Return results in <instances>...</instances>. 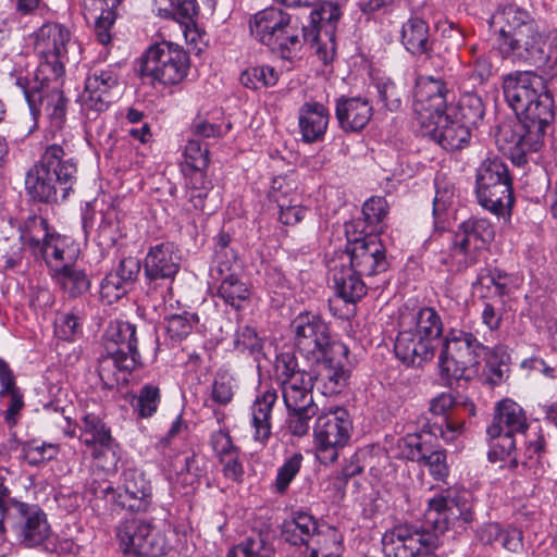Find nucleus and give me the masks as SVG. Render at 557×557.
<instances>
[{
  "mask_svg": "<svg viewBox=\"0 0 557 557\" xmlns=\"http://www.w3.org/2000/svg\"><path fill=\"white\" fill-rule=\"evenodd\" d=\"M272 546L261 533H253L234 546L227 557H271Z\"/></svg>",
  "mask_w": 557,
  "mask_h": 557,
  "instance_id": "obj_47",
  "label": "nucleus"
},
{
  "mask_svg": "<svg viewBox=\"0 0 557 557\" xmlns=\"http://www.w3.org/2000/svg\"><path fill=\"white\" fill-rule=\"evenodd\" d=\"M119 16L117 9H106L103 13H100L95 23V35L97 40L101 45H109L113 38L112 29L115 21Z\"/></svg>",
  "mask_w": 557,
  "mask_h": 557,
  "instance_id": "obj_60",
  "label": "nucleus"
},
{
  "mask_svg": "<svg viewBox=\"0 0 557 557\" xmlns=\"http://www.w3.org/2000/svg\"><path fill=\"white\" fill-rule=\"evenodd\" d=\"M313 375H307L299 380L278 386L286 409L318 407L313 400Z\"/></svg>",
  "mask_w": 557,
  "mask_h": 557,
  "instance_id": "obj_36",
  "label": "nucleus"
},
{
  "mask_svg": "<svg viewBox=\"0 0 557 557\" xmlns=\"http://www.w3.org/2000/svg\"><path fill=\"white\" fill-rule=\"evenodd\" d=\"M33 37L35 53L40 58V73L62 81L69 47L73 45L69 28L60 23H45Z\"/></svg>",
  "mask_w": 557,
  "mask_h": 557,
  "instance_id": "obj_17",
  "label": "nucleus"
},
{
  "mask_svg": "<svg viewBox=\"0 0 557 557\" xmlns=\"http://www.w3.org/2000/svg\"><path fill=\"white\" fill-rule=\"evenodd\" d=\"M448 113L456 115L460 122L470 128L476 126L484 116V104L482 99L475 94H465L460 97L456 106H447Z\"/></svg>",
  "mask_w": 557,
  "mask_h": 557,
  "instance_id": "obj_38",
  "label": "nucleus"
},
{
  "mask_svg": "<svg viewBox=\"0 0 557 557\" xmlns=\"http://www.w3.org/2000/svg\"><path fill=\"white\" fill-rule=\"evenodd\" d=\"M239 81L246 88L257 90L274 86L278 81V73L270 65L251 66L243 71Z\"/></svg>",
  "mask_w": 557,
  "mask_h": 557,
  "instance_id": "obj_46",
  "label": "nucleus"
},
{
  "mask_svg": "<svg viewBox=\"0 0 557 557\" xmlns=\"http://www.w3.org/2000/svg\"><path fill=\"white\" fill-rule=\"evenodd\" d=\"M475 194L479 203L499 215L513 203L512 182L507 165L498 158L481 162L475 174Z\"/></svg>",
  "mask_w": 557,
  "mask_h": 557,
  "instance_id": "obj_13",
  "label": "nucleus"
},
{
  "mask_svg": "<svg viewBox=\"0 0 557 557\" xmlns=\"http://www.w3.org/2000/svg\"><path fill=\"white\" fill-rule=\"evenodd\" d=\"M373 86L377 92L380 101L389 111H396L400 108L401 99L399 88L388 77H377Z\"/></svg>",
  "mask_w": 557,
  "mask_h": 557,
  "instance_id": "obj_55",
  "label": "nucleus"
},
{
  "mask_svg": "<svg viewBox=\"0 0 557 557\" xmlns=\"http://www.w3.org/2000/svg\"><path fill=\"white\" fill-rule=\"evenodd\" d=\"M250 34L282 59L292 60L302 47V28L278 8H267L249 21Z\"/></svg>",
  "mask_w": 557,
  "mask_h": 557,
  "instance_id": "obj_7",
  "label": "nucleus"
},
{
  "mask_svg": "<svg viewBox=\"0 0 557 557\" xmlns=\"http://www.w3.org/2000/svg\"><path fill=\"white\" fill-rule=\"evenodd\" d=\"M169 544L165 535L147 521V531L144 532L143 542L137 545V555L144 557H158L166 553Z\"/></svg>",
  "mask_w": 557,
  "mask_h": 557,
  "instance_id": "obj_49",
  "label": "nucleus"
},
{
  "mask_svg": "<svg viewBox=\"0 0 557 557\" xmlns=\"http://www.w3.org/2000/svg\"><path fill=\"white\" fill-rule=\"evenodd\" d=\"M28 103L34 120L44 111L51 133L61 131L66 121L67 99L61 89L62 81L52 78V74H41L38 65L32 81L26 77H17L15 82Z\"/></svg>",
  "mask_w": 557,
  "mask_h": 557,
  "instance_id": "obj_8",
  "label": "nucleus"
},
{
  "mask_svg": "<svg viewBox=\"0 0 557 557\" xmlns=\"http://www.w3.org/2000/svg\"><path fill=\"white\" fill-rule=\"evenodd\" d=\"M454 404L455 399L450 394L442 393L431 401L430 406V411L435 420L426 424L429 433L434 437H442L446 443L454 442L463 429V423L455 422L447 416Z\"/></svg>",
  "mask_w": 557,
  "mask_h": 557,
  "instance_id": "obj_29",
  "label": "nucleus"
},
{
  "mask_svg": "<svg viewBox=\"0 0 557 557\" xmlns=\"http://www.w3.org/2000/svg\"><path fill=\"white\" fill-rule=\"evenodd\" d=\"M145 531L146 520L129 518L119 523L116 537L124 554L137 555V545L143 542Z\"/></svg>",
  "mask_w": 557,
  "mask_h": 557,
  "instance_id": "obj_40",
  "label": "nucleus"
},
{
  "mask_svg": "<svg viewBox=\"0 0 557 557\" xmlns=\"http://www.w3.org/2000/svg\"><path fill=\"white\" fill-rule=\"evenodd\" d=\"M529 424L522 407L511 399L498 401L494 409L493 420L486 429L492 441L488 460H503L516 449L515 436L524 434Z\"/></svg>",
  "mask_w": 557,
  "mask_h": 557,
  "instance_id": "obj_11",
  "label": "nucleus"
},
{
  "mask_svg": "<svg viewBox=\"0 0 557 557\" xmlns=\"http://www.w3.org/2000/svg\"><path fill=\"white\" fill-rule=\"evenodd\" d=\"M128 286L119 280L116 274L108 273L100 283V298L102 302L112 305L128 292Z\"/></svg>",
  "mask_w": 557,
  "mask_h": 557,
  "instance_id": "obj_58",
  "label": "nucleus"
},
{
  "mask_svg": "<svg viewBox=\"0 0 557 557\" xmlns=\"http://www.w3.org/2000/svg\"><path fill=\"white\" fill-rule=\"evenodd\" d=\"M21 240L37 257L40 256L49 267L52 274L62 269L64 262L63 243L59 236L50 234L48 222L42 216H29L21 231Z\"/></svg>",
  "mask_w": 557,
  "mask_h": 557,
  "instance_id": "obj_20",
  "label": "nucleus"
},
{
  "mask_svg": "<svg viewBox=\"0 0 557 557\" xmlns=\"http://www.w3.org/2000/svg\"><path fill=\"white\" fill-rule=\"evenodd\" d=\"M140 361L134 355L110 354L106 351L98 361V375L103 388L113 389L120 383H127V376L134 371Z\"/></svg>",
  "mask_w": 557,
  "mask_h": 557,
  "instance_id": "obj_26",
  "label": "nucleus"
},
{
  "mask_svg": "<svg viewBox=\"0 0 557 557\" xmlns=\"http://www.w3.org/2000/svg\"><path fill=\"white\" fill-rule=\"evenodd\" d=\"M487 349L470 332L451 327L443 337L438 354L441 377L447 384L473 379L479 372L483 352Z\"/></svg>",
  "mask_w": 557,
  "mask_h": 557,
  "instance_id": "obj_6",
  "label": "nucleus"
},
{
  "mask_svg": "<svg viewBox=\"0 0 557 557\" xmlns=\"http://www.w3.org/2000/svg\"><path fill=\"white\" fill-rule=\"evenodd\" d=\"M82 430V441L86 446L100 445L108 449L113 447L114 438L111 435V430L99 416L95 413L85 414Z\"/></svg>",
  "mask_w": 557,
  "mask_h": 557,
  "instance_id": "obj_39",
  "label": "nucleus"
},
{
  "mask_svg": "<svg viewBox=\"0 0 557 557\" xmlns=\"http://www.w3.org/2000/svg\"><path fill=\"white\" fill-rule=\"evenodd\" d=\"M231 236L227 233H220L216 237L215 252L210 275L221 273L223 270H232L236 267L235 251L230 248Z\"/></svg>",
  "mask_w": 557,
  "mask_h": 557,
  "instance_id": "obj_50",
  "label": "nucleus"
},
{
  "mask_svg": "<svg viewBox=\"0 0 557 557\" xmlns=\"http://www.w3.org/2000/svg\"><path fill=\"white\" fill-rule=\"evenodd\" d=\"M190 66L188 53L178 45L161 41L150 46L140 58L138 75L162 86H174L185 79Z\"/></svg>",
  "mask_w": 557,
  "mask_h": 557,
  "instance_id": "obj_9",
  "label": "nucleus"
},
{
  "mask_svg": "<svg viewBox=\"0 0 557 557\" xmlns=\"http://www.w3.org/2000/svg\"><path fill=\"white\" fill-rule=\"evenodd\" d=\"M160 404V389L151 384L144 385L133 405L141 418L151 417Z\"/></svg>",
  "mask_w": 557,
  "mask_h": 557,
  "instance_id": "obj_54",
  "label": "nucleus"
},
{
  "mask_svg": "<svg viewBox=\"0 0 557 557\" xmlns=\"http://www.w3.org/2000/svg\"><path fill=\"white\" fill-rule=\"evenodd\" d=\"M493 74V65L490 59L485 55L476 57L470 64L469 70L466 72L468 79L472 82V85H482Z\"/></svg>",
  "mask_w": 557,
  "mask_h": 557,
  "instance_id": "obj_64",
  "label": "nucleus"
},
{
  "mask_svg": "<svg viewBox=\"0 0 557 557\" xmlns=\"http://www.w3.org/2000/svg\"><path fill=\"white\" fill-rule=\"evenodd\" d=\"M197 320L195 314L188 312L173 314L166 319V333L172 339L182 341L191 333Z\"/></svg>",
  "mask_w": 557,
  "mask_h": 557,
  "instance_id": "obj_56",
  "label": "nucleus"
},
{
  "mask_svg": "<svg viewBox=\"0 0 557 557\" xmlns=\"http://www.w3.org/2000/svg\"><path fill=\"white\" fill-rule=\"evenodd\" d=\"M16 507L20 521L13 525V531L18 540L26 546L40 545L50 535V525L46 513L36 506L12 499Z\"/></svg>",
  "mask_w": 557,
  "mask_h": 557,
  "instance_id": "obj_24",
  "label": "nucleus"
},
{
  "mask_svg": "<svg viewBox=\"0 0 557 557\" xmlns=\"http://www.w3.org/2000/svg\"><path fill=\"white\" fill-rule=\"evenodd\" d=\"M352 421L348 411L336 407L318 416L313 435L317 457L323 465L333 463L338 458L339 449L344 448L351 436Z\"/></svg>",
  "mask_w": 557,
  "mask_h": 557,
  "instance_id": "obj_15",
  "label": "nucleus"
},
{
  "mask_svg": "<svg viewBox=\"0 0 557 557\" xmlns=\"http://www.w3.org/2000/svg\"><path fill=\"white\" fill-rule=\"evenodd\" d=\"M190 195L189 201L196 210L205 209V199L210 191L212 184L203 171H195L189 180Z\"/></svg>",
  "mask_w": 557,
  "mask_h": 557,
  "instance_id": "obj_57",
  "label": "nucleus"
},
{
  "mask_svg": "<svg viewBox=\"0 0 557 557\" xmlns=\"http://www.w3.org/2000/svg\"><path fill=\"white\" fill-rule=\"evenodd\" d=\"M401 42L412 54L426 53L431 49L426 22L419 17L409 18L401 28Z\"/></svg>",
  "mask_w": 557,
  "mask_h": 557,
  "instance_id": "obj_37",
  "label": "nucleus"
},
{
  "mask_svg": "<svg viewBox=\"0 0 557 557\" xmlns=\"http://www.w3.org/2000/svg\"><path fill=\"white\" fill-rule=\"evenodd\" d=\"M52 276L70 297H78L90 287V280L87 274L71 264H63L62 269H59Z\"/></svg>",
  "mask_w": 557,
  "mask_h": 557,
  "instance_id": "obj_41",
  "label": "nucleus"
},
{
  "mask_svg": "<svg viewBox=\"0 0 557 557\" xmlns=\"http://www.w3.org/2000/svg\"><path fill=\"white\" fill-rule=\"evenodd\" d=\"M354 224L346 225L347 245L341 255V262L333 260L330 272L342 300L355 305L372 288L371 277L385 272L388 262L385 248L376 236L357 237L350 235Z\"/></svg>",
  "mask_w": 557,
  "mask_h": 557,
  "instance_id": "obj_1",
  "label": "nucleus"
},
{
  "mask_svg": "<svg viewBox=\"0 0 557 557\" xmlns=\"http://www.w3.org/2000/svg\"><path fill=\"white\" fill-rule=\"evenodd\" d=\"M160 15L180 24H189L198 14L196 0H160Z\"/></svg>",
  "mask_w": 557,
  "mask_h": 557,
  "instance_id": "obj_45",
  "label": "nucleus"
},
{
  "mask_svg": "<svg viewBox=\"0 0 557 557\" xmlns=\"http://www.w3.org/2000/svg\"><path fill=\"white\" fill-rule=\"evenodd\" d=\"M493 224L486 219H469L450 236L448 258L442 260L453 270L462 271L479 262L481 251L494 238Z\"/></svg>",
  "mask_w": 557,
  "mask_h": 557,
  "instance_id": "obj_14",
  "label": "nucleus"
},
{
  "mask_svg": "<svg viewBox=\"0 0 557 557\" xmlns=\"http://www.w3.org/2000/svg\"><path fill=\"white\" fill-rule=\"evenodd\" d=\"M496 18L502 23L500 47L506 54L530 63L547 59L544 36L529 11L510 3L502 7Z\"/></svg>",
  "mask_w": 557,
  "mask_h": 557,
  "instance_id": "obj_5",
  "label": "nucleus"
},
{
  "mask_svg": "<svg viewBox=\"0 0 557 557\" xmlns=\"http://www.w3.org/2000/svg\"><path fill=\"white\" fill-rule=\"evenodd\" d=\"M446 506L440 497H434L429 500V507L425 511V524L431 532H434L438 537V534H443L449 529V523L446 517Z\"/></svg>",
  "mask_w": 557,
  "mask_h": 557,
  "instance_id": "obj_52",
  "label": "nucleus"
},
{
  "mask_svg": "<svg viewBox=\"0 0 557 557\" xmlns=\"http://www.w3.org/2000/svg\"><path fill=\"white\" fill-rule=\"evenodd\" d=\"M348 354L341 356L336 354H327L318 362V370L313 375L315 381L322 383L324 395L339 393L346 386L349 371L346 368Z\"/></svg>",
  "mask_w": 557,
  "mask_h": 557,
  "instance_id": "obj_30",
  "label": "nucleus"
},
{
  "mask_svg": "<svg viewBox=\"0 0 557 557\" xmlns=\"http://www.w3.org/2000/svg\"><path fill=\"white\" fill-rule=\"evenodd\" d=\"M277 400V392L273 387L259 391L251 407V428L253 441L264 446L272 435V410Z\"/></svg>",
  "mask_w": 557,
  "mask_h": 557,
  "instance_id": "obj_27",
  "label": "nucleus"
},
{
  "mask_svg": "<svg viewBox=\"0 0 557 557\" xmlns=\"http://www.w3.org/2000/svg\"><path fill=\"white\" fill-rule=\"evenodd\" d=\"M545 85L544 78L535 72L517 71L504 77L503 92L506 102L520 116L521 110H525Z\"/></svg>",
  "mask_w": 557,
  "mask_h": 557,
  "instance_id": "obj_22",
  "label": "nucleus"
},
{
  "mask_svg": "<svg viewBox=\"0 0 557 557\" xmlns=\"http://www.w3.org/2000/svg\"><path fill=\"white\" fill-rule=\"evenodd\" d=\"M290 332L296 349L308 360L320 361L327 354H348L345 344L332 341L329 324L317 313L297 314L290 323Z\"/></svg>",
  "mask_w": 557,
  "mask_h": 557,
  "instance_id": "obj_10",
  "label": "nucleus"
},
{
  "mask_svg": "<svg viewBox=\"0 0 557 557\" xmlns=\"http://www.w3.org/2000/svg\"><path fill=\"white\" fill-rule=\"evenodd\" d=\"M397 325L394 351L403 363L419 367L434 358L444 332L442 318L434 308L404 305Z\"/></svg>",
  "mask_w": 557,
  "mask_h": 557,
  "instance_id": "obj_4",
  "label": "nucleus"
},
{
  "mask_svg": "<svg viewBox=\"0 0 557 557\" xmlns=\"http://www.w3.org/2000/svg\"><path fill=\"white\" fill-rule=\"evenodd\" d=\"M388 212V206L383 197H371L362 207V214L368 225L380 224Z\"/></svg>",
  "mask_w": 557,
  "mask_h": 557,
  "instance_id": "obj_62",
  "label": "nucleus"
},
{
  "mask_svg": "<svg viewBox=\"0 0 557 557\" xmlns=\"http://www.w3.org/2000/svg\"><path fill=\"white\" fill-rule=\"evenodd\" d=\"M330 121L327 108L317 101L305 102L298 111V127L301 139L313 144L324 139Z\"/></svg>",
  "mask_w": 557,
  "mask_h": 557,
  "instance_id": "obj_28",
  "label": "nucleus"
},
{
  "mask_svg": "<svg viewBox=\"0 0 557 557\" xmlns=\"http://www.w3.org/2000/svg\"><path fill=\"white\" fill-rule=\"evenodd\" d=\"M555 117L554 99L546 85L521 110L516 120L503 122L495 135L498 149L516 165L525 164L530 154L544 145V136Z\"/></svg>",
  "mask_w": 557,
  "mask_h": 557,
  "instance_id": "obj_3",
  "label": "nucleus"
},
{
  "mask_svg": "<svg viewBox=\"0 0 557 557\" xmlns=\"http://www.w3.org/2000/svg\"><path fill=\"white\" fill-rule=\"evenodd\" d=\"M302 459L301 454H294L278 468L275 480V488L278 493H284L287 490L290 482L299 472Z\"/></svg>",
  "mask_w": 557,
  "mask_h": 557,
  "instance_id": "obj_59",
  "label": "nucleus"
},
{
  "mask_svg": "<svg viewBox=\"0 0 557 557\" xmlns=\"http://www.w3.org/2000/svg\"><path fill=\"white\" fill-rule=\"evenodd\" d=\"M432 434L428 431L421 433L409 434L404 438L403 454L413 462L422 466L433 455L438 447L432 443Z\"/></svg>",
  "mask_w": 557,
  "mask_h": 557,
  "instance_id": "obj_42",
  "label": "nucleus"
},
{
  "mask_svg": "<svg viewBox=\"0 0 557 557\" xmlns=\"http://www.w3.org/2000/svg\"><path fill=\"white\" fill-rule=\"evenodd\" d=\"M440 499L446 505L443 506V508L446 509L445 515L449 527L457 523L468 524L472 522V504L468 493L458 494L456 496H441Z\"/></svg>",
  "mask_w": 557,
  "mask_h": 557,
  "instance_id": "obj_43",
  "label": "nucleus"
},
{
  "mask_svg": "<svg viewBox=\"0 0 557 557\" xmlns=\"http://www.w3.org/2000/svg\"><path fill=\"white\" fill-rule=\"evenodd\" d=\"M38 161L49 172L53 183L59 185L62 200H65L77 181L76 161L59 144L47 146Z\"/></svg>",
  "mask_w": 557,
  "mask_h": 557,
  "instance_id": "obj_23",
  "label": "nucleus"
},
{
  "mask_svg": "<svg viewBox=\"0 0 557 557\" xmlns=\"http://www.w3.org/2000/svg\"><path fill=\"white\" fill-rule=\"evenodd\" d=\"M448 96L445 82L422 76L416 84L412 108L424 136L447 151H457L468 146L471 128L445 110Z\"/></svg>",
  "mask_w": 557,
  "mask_h": 557,
  "instance_id": "obj_2",
  "label": "nucleus"
},
{
  "mask_svg": "<svg viewBox=\"0 0 557 557\" xmlns=\"http://www.w3.org/2000/svg\"><path fill=\"white\" fill-rule=\"evenodd\" d=\"M545 440L543 435L537 434L534 440H530L524 449V459L521 462L523 468L533 469L537 473V467L545 454Z\"/></svg>",
  "mask_w": 557,
  "mask_h": 557,
  "instance_id": "obj_63",
  "label": "nucleus"
},
{
  "mask_svg": "<svg viewBox=\"0 0 557 557\" xmlns=\"http://www.w3.org/2000/svg\"><path fill=\"white\" fill-rule=\"evenodd\" d=\"M178 248L170 242L152 246L145 258L144 270L148 281L147 295H154V307L165 301L174 276L180 271Z\"/></svg>",
  "mask_w": 557,
  "mask_h": 557,
  "instance_id": "obj_16",
  "label": "nucleus"
},
{
  "mask_svg": "<svg viewBox=\"0 0 557 557\" xmlns=\"http://www.w3.org/2000/svg\"><path fill=\"white\" fill-rule=\"evenodd\" d=\"M320 527L313 516L297 511L283 522L282 536L292 545L306 546L311 535H313Z\"/></svg>",
  "mask_w": 557,
  "mask_h": 557,
  "instance_id": "obj_35",
  "label": "nucleus"
},
{
  "mask_svg": "<svg viewBox=\"0 0 557 557\" xmlns=\"http://www.w3.org/2000/svg\"><path fill=\"white\" fill-rule=\"evenodd\" d=\"M287 410V419L286 424L287 429L293 436L302 437L309 433L310 422L312 418L318 413V407H306V408H295V409H286Z\"/></svg>",
  "mask_w": 557,
  "mask_h": 557,
  "instance_id": "obj_51",
  "label": "nucleus"
},
{
  "mask_svg": "<svg viewBox=\"0 0 557 557\" xmlns=\"http://www.w3.org/2000/svg\"><path fill=\"white\" fill-rule=\"evenodd\" d=\"M373 108L367 98L342 96L336 100L335 116L339 127L346 133H358L370 122Z\"/></svg>",
  "mask_w": 557,
  "mask_h": 557,
  "instance_id": "obj_25",
  "label": "nucleus"
},
{
  "mask_svg": "<svg viewBox=\"0 0 557 557\" xmlns=\"http://www.w3.org/2000/svg\"><path fill=\"white\" fill-rule=\"evenodd\" d=\"M82 332L81 318L74 312L60 314L55 320V333L64 341H72Z\"/></svg>",
  "mask_w": 557,
  "mask_h": 557,
  "instance_id": "obj_61",
  "label": "nucleus"
},
{
  "mask_svg": "<svg viewBox=\"0 0 557 557\" xmlns=\"http://www.w3.org/2000/svg\"><path fill=\"white\" fill-rule=\"evenodd\" d=\"M310 374V372L299 368L297 357L293 352L286 351L276 356L274 361V380L278 386Z\"/></svg>",
  "mask_w": 557,
  "mask_h": 557,
  "instance_id": "obj_44",
  "label": "nucleus"
},
{
  "mask_svg": "<svg viewBox=\"0 0 557 557\" xmlns=\"http://www.w3.org/2000/svg\"><path fill=\"white\" fill-rule=\"evenodd\" d=\"M211 277L220 282L218 287V296L225 305L236 310L245 308L250 299V288L248 285L232 270H223L221 273H214Z\"/></svg>",
  "mask_w": 557,
  "mask_h": 557,
  "instance_id": "obj_33",
  "label": "nucleus"
},
{
  "mask_svg": "<svg viewBox=\"0 0 557 557\" xmlns=\"http://www.w3.org/2000/svg\"><path fill=\"white\" fill-rule=\"evenodd\" d=\"M48 174L39 161L26 172L25 190L34 201L53 203L62 200V190Z\"/></svg>",
  "mask_w": 557,
  "mask_h": 557,
  "instance_id": "obj_32",
  "label": "nucleus"
},
{
  "mask_svg": "<svg viewBox=\"0 0 557 557\" xmlns=\"http://www.w3.org/2000/svg\"><path fill=\"white\" fill-rule=\"evenodd\" d=\"M94 493L112 506L132 512H146L152 505L151 482L143 470L135 467L121 472L116 487L111 483L99 484Z\"/></svg>",
  "mask_w": 557,
  "mask_h": 557,
  "instance_id": "obj_12",
  "label": "nucleus"
},
{
  "mask_svg": "<svg viewBox=\"0 0 557 557\" xmlns=\"http://www.w3.org/2000/svg\"><path fill=\"white\" fill-rule=\"evenodd\" d=\"M342 552L343 539L338 530L323 524L311 535L304 557H339Z\"/></svg>",
  "mask_w": 557,
  "mask_h": 557,
  "instance_id": "obj_34",
  "label": "nucleus"
},
{
  "mask_svg": "<svg viewBox=\"0 0 557 557\" xmlns=\"http://www.w3.org/2000/svg\"><path fill=\"white\" fill-rule=\"evenodd\" d=\"M382 546L387 557H426L437 548L438 541L426 527L404 523L383 534Z\"/></svg>",
  "mask_w": 557,
  "mask_h": 557,
  "instance_id": "obj_18",
  "label": "nucleus"
},
{
  "mask_svg": "<svg viewBox=\"0 0 557 557\" xmlns=\"http://www.w3.org/2000/svg\"><path fill=\"white\" fill-rule=\"evenodd\" d=\"M119 86V74L112 67L95 69L86 78L81 96L82 110L90 120L107 111L113 101V89Z\"/></svg>",
  "mask_w": 557,
  "mask_h": 557,
  "instance_id": "obj_21",
  "label": "nucleus"
},
{
  "mask_svg": "<svg viewBox=\"0 0 557 557\" xmlns=\"http://www.w3.org/2000/svg\"><path fill=\"white\" fill-rule=\"evenodd\" d=\"M342 16L339 5L334 1H323L310 14L311 26H302V38L315 46L319 59L327 64L336 53L335 33Z\"/></svg>",
  "mask_w": 557,
  "mask_h": 557,
  "instance_id": "obj_19",
  "label": "nucleus"
},
{
  "mask_svg": "<svg viewBox=\"0 0 557 557\" xmlns=\"http://www.w3.org/2000/svg\"><path fill=\"white\" fill-rule=\"evenodd\" d=\"M103 348L111 355H134L135 359L140 361L135 324L122 320L111 321L103 335Z\"/></svg>",
  "mask_w": 557,
  "mask_h": 557,
  "instance_id": "obj_31",
  "label": "nucleus"
},
{
  "mask_svg": "<svg viewBox=\"0 0 557 557\" xmlns=\"http://www.w3.org/2000/svg\"><path fill=\"white\" fill-rule=\"evenodd\" d=\"M184 156L186 164L194 171H205L209 166V148L197 138L188 139Z\"/></svg>",
  "mask_w": 557,
  "mask_h": 557,
  "instance_id": "obj_53",
  "label": "nucleus"
},
{
  "mask_svg": "<svg viewBox=\"0 0 557 557\" xmlns=\"http://www.w3.org/2000/svg\"><path fill=\"white\" fill-rule=\"evenodd\" d=\"M21 450L28 465L38 466L54 459L59 453V447L55 444L30 440L21 444Z\"/></svg>",
  "mask_w": 557,
  "mask_h": 557,
  "instance_id": "obj_48",
  "label": "nucleus"
}]
</instances>
